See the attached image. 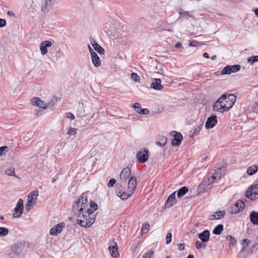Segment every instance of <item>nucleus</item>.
I'll list each match as a JSON object with an SVG mask.
<instances>
[{"mask_svg": "<svg viewBox=\"0 0 258 258\" xmlns=\"http://www.w3.org/2000/svg\"><path fill=\"white\" fill-rule=\"evenodd\" d=\"M66 117L71 119V120L74 119L75 118V116L71 112L66 113Z\"/></svg>", "mask_w": 258, "mask_h": 258, "instance_id": "obj_50", "label": "nucleus"}, {"mask_svg": "<svg viewBox=\"0 0 258 258\" xmlns=\"http://www.w3.org/2000/svg\"><path fill=\"white\" fill-rule=\"evenodd\" d=\"M249 243V241L247 240L246 239H245L242 240V244L244 246H247L248 245Z\"/></svg>", "mask_w": 258, "mask_h": 258, "instance_id": "obj_52", "label": "nucleus"}, {"mask_svg": "<svg viewBox=\"0 0 258 258\" xmlns=\"http://www.w3.org/2000/svg\"><path fill=\"white\" fill-rule=\"evenodd\" d=\"M258 169V166L256 165H253L247 168L246 172L249 175H252L255 173Z\"/></svg>", "mask_w": 258, "mask_h": 258, "instance_id": "obj_28", "label": "nucleus"}, {"mask_svg": "<svg viewBox=\"0 0 258 258\" xmlns=\"http://www.w3.org/2000/svg\"><path fill=\"white\" fill-rule=\"evenodd\" d=\"M250 220L254 225H258V213L252 211L249 215Z\"/></svg>", "mask_w": 258, "mask_h": 258, "instance_id": "obj_26", "label": "nucleus"}, {"mask_svg": "<svg viewBox=\"0 0 258 258\" xmlns=\"http://www.w3.org/2000/svg\"><path fill=\"white\" fill-rule=\"evenodd\" d=\"M131 77L136 82L139 83L140 82V77L137 73H132L131 75Z\"/></svg>", "mask_w": 258, "mask_h": 258, "instance_id": "obj_36", "label": "nucleus"}, {"mask_svg": "<svg viewBox=\"0 0 258 258\" xmlns=\"http://www.w3.org/2000/svg\"><path fill=\"white\" fill-rule=\"evenodd\" d=\"M175 47L176 48H180L182 47V44L181 42H178L175 45Z\"/></svg>", "mask_w": 258, "mask_h": 258, "instance_id": "obj_56", "label": "nucleus"}, {"mask_svg": "<svg viewBox=\"0 0 258 258\" xmlns=\"http://www.w3.org/2000/svg\"><path fill=\"white\" fill-rule=\"evenodd\" d=\"M172 240V234L171 233H168L166 235V243L169 244Z\"/></svg>", "mask_w": 258, "mask_h": 258, "instance_id": "obj_47", "label": "nucleus"}, {"mask_svg": "<svg viewBox=\"0 0 258 258\" xmlns=\"http://www.w3.org/2000/svg\"><path fill=\"white\" fill-rule=\"evenodd\" d=\"M52 43L49 40L42 41L40 45V49L42 55H45L48 52L47 47H51Z\"/></svg>", "mask_w": 258, "mask_h": 258, "instance_id": "obj_15", "label": "nucleus"}, {"mask_svg": "<svg viewBox=\"0 0 258 258\" xmlns=\"http://www.w3.org/2000/svg\"><path fill=\"white\" fill-rule=\"evenodd\" d=\"M25 247V244L23 242H17L12 246V251L15 253L19 254L21 253Z\"/></svg>", "mask_w": 258, "mask_h": 258, "instance_id": "obj_16", "label": "nucleus"}, {"mask_svg": "<svg viewBox=\"0 0 258 258\" xmlns=\"http://www.w3.org/2000/svg\"><path fill=\"white\" fill-rule=\"evenodd\" d=\"M157 139L158 141L156 142V144L161 147L165 146L167 143V138L164 136H159Z\"/></svg>", "mask_w": 258, "mask_h": 258, "instance_id": "obj_27", "label": "nucleus"}, {"mask_svg": "<svg viewBox=\"0 0 258 258\" xmlns=\"http://www.w3.org/2000/svg\"><path fill=\"white\" fill-rule=\"evenodd\" d=\"M188 190V188L186 186H183L180 188L177 191L178 198H180L184 196Z\"/></svg>", "mask_w": 258, "mask_h": 258, "instance_id": "obj_29", "label": "nucleus"}, {"mask_svg": "<svg viewBox=\"0 0 258 258\" xmlns=\"http://www.w3.org/2000/svg\"><path fill=\"white\" fill-rule=\"evenodd\" d=\"M90 207L93 209L94 211H96L98 209V205L96 203L92 202V201L90 203Z\"/></svg>", "mask_w": 258, "mask_h": 258, "instance_id": "obj_45", "label": "nucleus"}, {"mask_svg": "<svg viewBox=\"0 0 258 258\" xmlns=\"http://www.w3.org/2000/svg\"><path fill=\"white\" fill-rule=\"evenodd\" d=\"M203 125V123H201L200 124L194 126V127L192 128V131L191 132H193V134L194 135H198L201 131Z\"/></svg>", "mask_w": 258, "mask_h": 258, "instance_id": "obj_32", "label": "nucleus"}, {"mask_svg": "<svg viewBox=\"0 0 258 258\" xmlns=\"http://www.w3.org/2000/svg\"><path fill=\"white\" fill-rule=\"evenodd\" d=\"M38 100H39V98H33L31 100V102L33 105L37 106L39 104Z\"/></svg>", "mask_w": 258, "mask_h": 258, "instance_id": "obj_48", "label": "nucleus"}, {"mask_svg": "<svg viewBox=\"0 0 258 258\" xmlns=\"http://www.w3.org/2000/svg\"><path fill=\"white\" fill-rule=\"evenodd\" d=\"M203 56L205 58H209V54L207 52H204L203 53Z\"/></svg>", "mask_w": 258, "mask_h": 258, "instance_id": "obj_57", "label": "nucleus"}, {"mask_svg": "<svg viewBox=\"0 0 258 258\" xmlns=\"http://www.w3.org/2000/svg\"><path fill=\"white\" fill-rule=\"evenodd\" d=\"M241 66L239 64L227 65L225 67L221 72V75H229L235 73L240 70Z\"/></svg>", "mask_w": 258, "mask_h": 258, "instance_id": "obj_9", "label": "nucleus"}, {"mask_svg": "<svg viewBox=\"0 0 258 258\" xmlns=\"http://www.w3.org/2000/svg\"><path fill=\"white\" fill-rule=\"evenodd\" d=\"M136 158L140 163H145L149 158L148 149H147L146 148L142 149L141 150L137 152Z\"/></svg>", "mask_w": 258, "mask_h": 258, "instance_id": "obj_8", "label": "nucleus"}, {"mask_svg": "<svg viewBox=\"0 0 258 258\" xmlns=\"http://www.w3.org/2000/svg\"><path fill=\"white\" fill-rule=\"evenodd\" d=\"M222 170L223 169L221 168H218L217 170H214V171L215 172L214 174H216V176L213 175L211 177H208L207 179L204 180L199 185V190L202 192L207 191L211 188L212 184L214 182V181L217 179V178H218L219 179L221 178V176L218 174H221V172Z\"/></svg>", "mask_w": 258, "mask_h": 258, "instance_id": "obj_4", "label": "nucleus"}, {"mask_svg": "<svg viewBox=\"0 0 258 258\" xmlns=\"http://www.w3.org/2000/svg\"><path fill=\"white\" fill-rule=\"evenodd\" d=\"M9 230L7 228L0 227V237H3L7 235Z\"/></svg>", "mask_w": 258, "mask_h": 258, "instance_id": "obj_33", "label": "nucleus"}, {"mask_svg": "<svg viewBox=\"0 0 258 258\" xmlns=\"http://www.w3.org/2000/svg\"><path fill=\"white\" fill-rule=\"evenodd\" d=\"M196 246L197 249L203 248L204 249L206 247V245L202 243L201 241H197L196 242Z\"/></svg>", "mask_w": 258, "mask_h": 258, "instance_id": "obj_43", "label": "nucleus"}, {"mask_svg": "<svg viewBox=\"0 0 258 258\" xmlns=\"http://www.w3.org/2000/svg\"><path fill=\"white\" fill-rule=\"evenodd\" d=\"M88 47L91 55L93 54V53H96L89 44H88Z\"/></svg>", "mask_w": 258, "mask_h": 258, "instance_id": "obj_55", "label": "nucleus"}, {"mask_svg": "<svg viewBox=\"0 0 258 258\" xmlns=\"http://www.w3.org/2000/svg\"><path fill=\"white\" fill-rule=\"evenodd\" d=\"M226 239L228 241H230V244L231 245H234V244H236V239L233 238L232 236L231 235H228L226 236Z\"/></svg>", "mask_w": 258, "mask_h": 258, "instance_id": "obj_38", "label": "nucleus"}, {"mask_svg": "<svg viewBox=\"0 0 258 258\" xmlns=\"http://www.w3.org/2000/svg\"><path fill=\"white\" fill-rule=\"evenodd\" d=\"M178 249L179 250H182L184 249V244L183 243H179L177 244Z\"/></svg>", "mask_w": 258, "mask_h": 258, "instance_id": "obj_53", "label": "nucleus"}, {"mask_svg": "<svg viewBox=\"0 0 258 258\" xmlns=\"http://www.w3.org/2000/svg\"><path fill=\"white\" fill-rule=\"evenodd\" d=\"M220 100H221L225 110L228 111L234 105L236 100V97L232 94L228 95L224 94L220 97Z\"/></svg>", "mask_w": 258, "mask_h": 258, "instance_id": "obj_5", "label": "nucleus"}, {"mask_svg": "<svg viewBox=\"0 0 258 258\" xmlns=\"http://www.w3.org/2000/svg\"><path fill=\"white\" fill-rule=\"evenodd\" d=\"M9 147L7 146H2L0 147V156L2 155L5 152H7L8 151Z\"/></svg>", "mask_w": 258, "mask_h": 258, "instance_id": "obj_46", "label": "nucleus"}, {"mask_svg": "<svg viewBox=\"0 0 258 258\" xmlns=\"http://www.w3.org/2000/svg\"><path fill=\"white\" fill-rule=\"evenodd\" d=\"M94 210L90 208L85 210V214L79 216V219H77V223L81 227H90L95 222L96 215L94 214Z\"/></svg>", "mask_w": 258, "mask_h": 258, "instance_id": "obj_2", "label": "nucleus"}, {"mask_svg": "<svg viewBox=\"0 0 258 258\" xmlns=\"http://www.w3.org/2000/svg\"><path fill=\"white\" fill-rule=\"evenodd\" d=\"M93 43L91 42L94 49L100 54H104L105 50L100 45L96 43L94 40H92Z\"/></svg>", "mask_w": 258, "mask_h": 258, "instance_id": "obj_25", "label": "nucleus"}, {"mask_svg": "<svg viewBox=\"0 0 258 258\" xmlns=\"http://www.w3.org/2000/svg\"><path fill=\"white\" fill-rule=\"evenodd\" d=\"M150 87L156 90H162L163 87L161 85V80L160 79H153Z\"/></svg>", "mask_w": 258, "mask_h": 258, "instance_id": "obj_17", "label": "nucleus"}, {"mask_svg": "<svg viewBox=\"0 0 258 258\" xmlns=\"http://www.w3.org/2000/svg\"><path fill=\"white\" fill-rule=\"evenodd\" d=\"M56 56L57 58H60V54L59 53L56 54Z\"/></svg>", "mask_w": 258, "mask_h": 258, "instance_id": "obj_64", "label": "nucleus"}, {"mask_svg": "<svg viewBox=\"0 0 258 258\" xmlns=\"http://www.w3.org/2000/svg\"><path fill=\"white\" fill-rule=\"evenodd\" d=\"M234 205L239 209L240 211L242 210L245 207V204L241 200H238Z\"/></svg>", "mask_w": 258, "mask_h": 258, "instance_id": "obj_35", "label": "nucleus"}, {"mask_svg": "<svg viewBox=\"0 0 258 258\" xmlns=\"http://www.w3.org/2000/svg\"><path fill=\"white\" fill-rule=\"evenodd\" d=\"M223 230V225L222 224H219L216 226L213 230V233L216 235H219L221 234Z\"/></svg>", "mask_w": 258, "mask_h": 258, "instance_id": "obj_30", "label": "nucleus"}, {"mask_svg": "<svg viewBox=\"0 0 258 258\" xmlns=\"http://www.w3.org/2000/svg\"><path fill=\"white\" fill-rule=\"evenodd\" d=\"M137 186V178L132 176L129 178L128 182L127 191L126 192L122 190L117 191V196L122 200H126L131 197L135 191Z\"/></svg>", "mask_w": 258, "mask_h": 258, "instance_id": "obj_3", "label": "nucleus"}, {"mask_svg": "<svg viewBox=\"0 0 258 258\" xmlns=\"http://www.w3.org/2000/svg\"><path fill=\"white\" fill-rule=\"evenodd\" d=\"M6 25V21L5 19L0 18V28L5 26Z\"/></svg>", "mask_w": 258, "mask_h": 258, "instance_id": "obj_51", "label": "nucleus"}, {"mask_svg": "<svg viewBox=\"0 0 258 258\" xmlns=\"http://www.w3.org/2000/svg\"><path fill=\"white\" fill-rule=\"evenodd\" d=\"M170 134L171 136L174 137V138L171 142L172 145L173 146H179L182 140V136L181 134L173 131H171L170 133Z\"/></svg>", "mask_w": 258, "mask_h": 258, "instance_id": "obj_11", "label": "nucleus"}, {"mask_svg": "<svg viewBox=\"0 0 258 258\" xmlns=\"http://www.w3.org/2000/svg\"><path fill=\"white\" fill-rule=\"evenodd\" d=\"M217 217V220L220 219L222 217H223L225 215V211L224 210L223 211H218L215 212V213Z\"/></svg>", "mask_w": 258, "mask_h": 258, "instance_id": "obj_39", "label": "nucleus"}, {"mask_svg": "<svg viewBox=\"0 0 258 258\" xmlns=\"http://www.w3.org/2000/svg\"><path fill=\"white\" fill-rule=\"evenodd\" d=\"M256 61H258V55L250 56L247 59V62L251 64Z\"/></svg>", "mask_w": 258, "mask_h": 258, "instance_id": "obj_40", "label": "nucleus"}, {"mask_svg": "<svg viewBox=\"0 0 258 258\" xmlns=\"http://www.w3.org/2000/svg\"><path fill=\"white\" fill-rule=\"evenodd\" d=\"M218 120L216 115H212L209 117L205 124V127L206 128H212L217 123Z\"/></svg>", "mask_w": 258, "mask_h": 258, "instance_id": "obj_12", "label": "nucleus"}, {"mask_svg": "<svg viewBox=\"0 0 258 258\" xmlns=\"http://www.w3.org/2000/svg\"><path fill=\"white\" fill-rule=\"evenodd\" d=\"M88 207L87 196L86 193H83L73 204V211L77 217V219H79V216L85 214V210L87 209Z\"/></svg>", "mask_w": 258, "mask_h": 258, "instance_id": "obj_1", "label": "nucleus"}, {"mask_svg": "<svg viewBox=\"0 0 258 258\" xmlns=\"http://www.w3.org/2000/svg\"><path fill=\"white\" fill-rule=\"evenodd\" d=\"M210 220H217V217L216 216L215 214H212L210 215L209 218Z\"/></svg>", "mask_w": 258, "mask_h": 258, "instance_id": "obj_54", "label": "nucleus"}, {"mask_svg": "<svg viewBox=\"0 0 258 258\" xmlns=\"http://www.w3.org/2000/svg\"><path fill=\"white\" fill-rule=\"evenodd\" d=\"M213 108L214 110L220 112H223L224 111H225L224 107L223 106L222 102L221 100H220V98L214 103Z\"/></svg>", "mask_w": 258, "mask_h": 258, "instance_id": "obj_22", "label": "nucleus"}, {"mask_svg": "<svg viewBox=\"0 0 258 258\" xmlns=\"http://www.w3.org/2000/svg\"><path fill=\"white\" fill-rule=\"evenodd\" d=\"M175 193V191L173 192L167 198L165 203V206L166 207L170 208L176 203Z\"/></svg>", "mask_w": 258, "mask_h": 258, "instance_id": "obj_18", "label": "nucleus"}, {"mask_svg": "<svg viewBox=\"0 0 258 258\" xmlns=\"http://www.w3.org/2000/svg\"><path fill=\"white\" fill-rule=\"evenodd\" d=\"M179 14L181 17L185 16L188 15L186 12L180 13Z\"/></svg>", "mask_w": 258, "mask_h": 258, "instance_id": "obj_59", "label": "nucleus"}, {"mask_svg": "<svg viewBox=\"0 0 258 258\" xmlns=\"http://www.w3.org/2000/svg\"><path fill=\"white\" fill-rule=\"evenodd\" d=\"M8 15H10L11 16H14V14L12 13V12H8Z\"/></svg>", "mask_w": 258, "mask_h": 258, "instance_id": "obj_62", "label": "nucleus"}, {"mask_svg": "<svg viewBox=\"0 0 258 258\" xmlns=\"http://www.w3.org/2000/svg\"><path fill=\"white\" fill-rule=\"evenodd\" d=\"M245 195L248 199L251 200H254L258 198V184L249 187L246 190Z\"/></svg>", "mask_w": 258, "mask_h": 258, "instance_id": "obj_7", "label": "nucleus"}, {"mask_svg": "<svg viewBox=\"0 0 258 258\" xmlns=\"http://www.w3.org/2000/svg\"><path fill=\"white\" fill-rule=\"evenodd\" d=\"M131 175V169L128 167L123 168L119 175L120 180L121 183H124L126 182L127 178Z\"/></svg>", "mask_w": 258, "mask_h": 258, "instance_id": "obj_14", "label": "nucleus"}, {"mask_svg": "<svg viewBox=\"0 0 258 258\" xmlns=\"http://www.w3.org/2000/svg\"><path fill=\"white\" fill-rule=\"evenodd\" d=\"M109 252L111 255L114 257H117L118 256V246L116 243H114V245L109 247Z\"/></svg>", "mask_w": 258, "mask_h": 258, "instance_id": "obj_23", "label": "nucleus"}, {"mask_svg": "<svg viewBox=\"0 0 258 258\" xmlns=\"http://www.w3.org/2000/svg\"><path fill=\"white\" fill-rule=\"evenodd\" d=\"M255 15L258 17V9H256L254 11Z\"/></svg>", "mask_w": 258, "mask_h": 258, "instance_id": "obj_60", "label": "nucleus"}, {"mask_svg": "<svg viewBox=\"0 0 258 258\" xmlns=\"http://www.w3.org/2000/svg\"><path fill=\"white\" fill-rule=\"evenodd\" d=\"M38 196V191L37 190H35L29 194L28 201L25 207V209L27 211H30L32 207L36 204Z\"/></svg>", "mask_w": 258, "mask_h": 258, "instance_id": "obj_6", "label": "nucleus"}, {"mask_svg": "<svg viewBox=\"0 0 258 258\" xmlns=\"http://www.w3.org/2000/svg\"><path fill=\"white\" fill-rule=\"evenodd\" d=\"M210 235V231L205 230L199 234V238L203 242H207L209 240Z\"/></svg>", "mask_w": 258, "mask_h": 258, "instance_id": "obj_20", "label": "nucleus"}, {"mask_svg": "<svg viewBox=\"0 0 258 258\" xmlns=\"http://www.w3.org/2000/svg\"><path fill=\"white\" fill-rule=\"evenodd\" d=\"M116 181L115 179L112 178L110 179L107 183L108 187H112L115 184Z\"/></svg>", "mask_w": 258, "mask_h": 258, "instance_id": "obj_49", "label": "nucleus"}, {"mask_svg": "<svg viewBox=\"0 0 258 258\" xmlns=\"http://www.w3.org/2000/svg\"><path fill=\"white\" fill-rule=\"evenodd\" d=\"M133 108H135L136 112L141 114H148L149 113V110L147 108H141V105L140 104L138 103H136L134 106Z\"/></svg>", "mask_w": 258, "mask_h": 258, "instance_id": "obj_21", "label": "nucleus"}, {"mask_svg": "<svg viewBox=\"0 0 258 258\" xmlns=\"http://www.w3.org/2000/svg\"><path fill=\"white\" fill-rule=\"evenodd\" d=\"M51 2H49L48 0H44L42 3L41 10L43 12H46L48 10L49 4Z\"/></svg>", "mask_w": 258, "mask_h": 258, "instance_id": "obj_31", "label": "nucleus"}, {"mask_svg": "<svg viewBox=\"0 0 258 258\" xmlns=\"http://www.w3.org/2000/svg\"><path fill=\"white\" fill-rule=\"evenodd\" d=\"M91 55V59L95 67H98L101 64V60L98 54L96 53H93Z\"/></svg>", "mask_w": 258, "mask_h": 258, "instance_id": "obj_24", "label": "nucleus"}, {"mask_svg": "<svg viewBox=\"0 0 258 258\" xmlns=\"http://www.w3.org/2000/svg\"><path fill=\"white\" fill-rule=\"evenodd\" d=\"M149 224L148 223L144 224L142 226V231L143 233H147L148 231V228L149 227Z\"/></svg>", "mask_w": 258, "mask_h": 258, "instance_id": "obj_44", "label": "nucleus"}, {"mask_svg": "<svg viewBox=\"0 0 258 258\" xmlns=\"http://www.w3.org/2000/svg\"><path fill=\"white\" fill-rule=\"evenodd\" d=\"M211 59L213 60H216L217 59V56L216 55H213L212 56Z\"/></svg>", "mask_w": 258, "mask_h": 258, "instance_id": "obj_61", "label": "nucleus"}, {"mask_svg": "<svg viewBox=\"0 0 258 258\" xmlns=\"http://www.w3.org/2000/svg\"><path fill=\"white\" fill-rule=\"evenodd\" d=\"M105 31L106 33H108L109 32H111V31L109 29H108L107 30H105Z\"/></svg>", "mask_w": 258, "mask_h": 258, "instance_id": "obj_63", "label": "nucleus"}, {"mask_svg": "<svg viewBox=\"0 0 258 258\" xmlns=\"http://www.w3.org/2000/svg\"><path fill=\"white\" fill-rule=\"evenodd\" d=\"M77 130L75 128L70 127L68 132V133L70 136H74L77 134Z\"/></svg>", "mask_w": 258, "mask_h": 258, "instance_id": "obj_42", "label": "nucleus"}, {"mask_svg": "<svg viewBox=\"0 0 258 258\" xmlns=\"http://www.w3.org/2000/svg\"><path fill=\"white\" fill-rule=\"evenodd\" d=\"M23 200L22 199H20L16 204V207L14 209L15 213L13 214V217H20L23 213Z\"/></svg>", "mask_w": 258, "mask_h": 258, "instance_id": "obj_10", "label": "nucleus"}, {"mask_svg": "<svg viewBox=\"0 0 258 258\" xmlns=\"http://www.w3.org/2000/svg\"><path fill=\"white\" fill-rule=\"evenodd\" d=\"M239 211V209L235 205H234L230 208L229 212L231 214H234L238 213Z\"/></svg>", "mask_w": 258, "mask_h": 258, "instance_id": "obj_37", "label": "nucleus"}, {"mask_svg": "<svg viewBox=\"0 0 258 258\" xmlns=\"http://www.w3.org/2000/svg\"><path fill=\"white\" fill-rule=\"evenodd\" d=\"M154 254L153 250L150 249L149 251L146 252L143 255V258H151Z\"/></svg>", "mask_w": 258, "mask_h": 258, "instance_id": "obj_41", "label": "nucleus"}, {"mask_svg": "<svg viewBox=\"0 0 258 258\" xmlns=\"http://www.w3.org/2000/svg\"><path fill=\"white\" fill-rule=\"evenodd\" d=\"M197 43L196 41H192L190 43V46H196V44Z\"/></svg>", "mask_w": 258, "mask_h": 258, "instance_id": "obj_58", "label": "nucleus"}, {"mask_svg": "<svg viewBox=\"0 0 258 258\" xmlns=\"http://www.w3.org/2000/svg\"><path fill=\"white\" fill-rule=\"evenodd\" d=\"M5 173L10 176H14L15 174V168L14 167H10L5 170Z\"/></svg>", "mask_w": 258, "mask_h": 258, "instance_id": "obj_34", "label": "nucleus"}, {"mask_svg": "<svg viewBox=\"0 0 258 258\" xmlns=\"http://www.w3.org/2000/svg\"><path fill=\"white\" fill-rule=\"evenodd\" d=\"M38 102L39 104L37 106L39 107L40 108H42L43 109H44L47 108L52 109L54 106L55 105V102H53V101L49 102L47 103H44V102H43L39 99Z\"/></svg>", "mask_w": 258, "mask_h": 258, "instance_id": "obj_19", "label": "nucleus"}, {"mask_svg": "<svg viewBox=\"0 0 258 258\" xmlns=\"http://www.w3.org/2000/svg\"><path fill=\"white\" fill-rule=\"evenodd\" d=\"M64 223H60L57 224L55 226L53 227L49 231L50 234L54 236L57 235L58 234L61 233L63 228L64 227Z\"/></svg>", "mask_w": 258, "mask_h": 258, "instance_id": "obj_13", "label": "nucleus"}]
</instances>
